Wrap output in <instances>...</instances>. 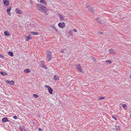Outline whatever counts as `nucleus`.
Listing matches in <instances>:
<instances>
[{
    "label": "nucleus",
    "instance_id": "nucleus-1",
    "mask_svg": "<svg viewBox=\"0 0 131 131\" xmlns=\"http://www.w3.org/2000/svg\"><path fill=\"white\" fill-rule=\"evenodd\" d=\"M41 12L43 13L46 15H47L49 13V11L48 10L46 7L41 5Z\"/></svg>",
    "mask_w": 131,
    "mask_h": 131
},
{
    "label": "nucleus",
    "instance_id": "nucleus-2",
    "mask_svg": "<svg viewBox=\"0 0 131 131\" xmlns=\"http://www.w3.org/2000/svg\"><path fill=\"white\" fill-rule=\"evenodd\" d=\"M46 53L47 58L48 59V61H50L52 58V54L51 52L49 51H47Z\"/></svg>",
    "mask_w": 131,
    "mask_h": 131
},
{
    "label": "nucleus",
    "instance_id": "nucleus-3",
    "mask_svg": "<svg viewBox=\"0 0 131 131\" xmlns=\"http://www.w3.org/2000/svg\"><path fill=\"white\" fill-rule=\"evenodd\" d=\"M45 88H47L50 94H52L53 89L50 86L48 85H45Z\"/></svg>",
    "mask_w": 131,
    "mask_h": 131
},
{
    "label": "nucleus",
    "instance_id": "nucleus-4",
    "mask_svg": "<svg viewBox=\"0 0 131 131\" xmlns=\"http://www.w3.org/2000/svg\"><path fill=\"white\" fill-rule=\"evenodd\" d=\"M76 68L78 70V71L80 72H82L83 70L82 69L81 66L79 64L75 65Z\"/></svg>",
    "mask_w": 131,
    "mask_h": 131
},
{
    "label": "nucleus",
    "instance_id": "nucleus-5",
    "mask_svg": "<svg viewBox=\"0 0 131 131\" xmlns=\"http://www.w3.org/2000/svg\"><path fill=\"white\" fill-rule=\"evenodd\" d=\"M58 26L60 28H62L65 27V24L64 22L60 23L59 24Z\"/></svg>",
    "mask_w": 131,
    "mask_h": 131
},
{
    "label": "nucleus",
    "instance_id": "nucleus-6",
    "mask_svg": "<svg viewBox=\"0 0 131 131\" xmlns=\"http://www.w3.org/2000/svg\"><path fill=\"white\" fill-rule=\"evenodd\" d=\"M96 19L97 20V22L99 23V24H101L103 26H104L105 25H104V24L103 23H102L101 20L99 18H96Z\"/></svg>",
    "mask_w": 131,
    "mask_h": 131
},
{
    "label": "nucleus",
    "instance_id": "nucleus-7",
    "mask_svg": "<svg viewBox=\"0 0 131 131\" xmlns=\"http://www.w3.org/2000/svg\"><path fill=\"white\" fill-rule=\"evenodd\" d=\"M3 1L4 4L5 5L7 6L9 5V2L8 0H3Z\"/></svg>",
    "mask_w": 131,
    "mask_h": 131
},
{
    "label": "nucleus",
    "instance_id": "nucleus-8",
    "mask_svg": "<svg viewBox=\"0 0 131 131\" xmlns=\"http://www.w3.org/2000/svg\"><path fill=\"white\" fill-rule=\"evenodd\" d=\"M6 82L9 83L10 84L13 85L15 84V82L14 81H9L8 80H6Z\"/></svg>",
    "mask_w": 131,
    "mask_h": 131
},
{
    "label": "nucleus",
    "instance_id": "nucleus-9",
    "mask_svg": "<svg viewBox=\"0 0 131 131\" xmlns=\"http://www.w3.org/2000/svg\"><path fill=\"white\" fill-rule=\"evenodd\" d=\"M36 7L38 10L41 11V5L40 4H37Z\"/></svg>",
    "mask_w": 131,
    "mask_h": 131
},
{
    "label": "nucleus",
    "instance_id": "nucleus-10",
    "mask_svg": "<svg viewBox=\"0 0 131 131\" xmlns=\"http://www.w3.org/2000/svg\"><path fill=\"white\" fill-rule=\"evenodd\" d=\"M15 11L16 13L18 14H21L22 13V12L18 8H16Z\"/></svg>",
    "mask_w": 131,
    "mask_h": 131
},
{
    "label": "nucleus",
    "instance_id": "nucleus-11",
    "mask_svg": "<svg viewBox=\"0 0 131 131\" xmlns=\"http://www.w3.org/2000/svg\"><path fill=\"white\" fill-rule=\"evenodd\" d=\"M2 121L3 122H8L9 121V120L6 117H5L3 118Z\"/></svg>",
    "mask_w": 131,
    "mask_h": 131
},
{
    "label": "nucleus",
    "instance_id": "nucleus-12",
    "mask_svg": "<svg viewBox=\"0 0 131 131\" xmlns=\"http://www.w3.org/2000/svg\"><path fill=\"white\" fill-rule=\"evenodd\" d=\"M58 77L56 75H54V76L53 80H59Z\"/></svg>",
    "mask_w": 131,
    "mask_h": 131
},
{
    "label": "nucleus",
    "instance_id": "nucleus-13",
    "mask_svg": "<svg viewBox=\"0 0 131 131\" xmlns=\"http://www.w3.org/2000/svg\"><path fill=\"white\" fill-rule=\"evenodd\" d=\"M108 51L109 52V53H111L113 54H115V53L114 50L113 49H111L109 50Z\"/></svg>",
    "mask_w": 131,
    "mask_h": 131
},
{
    "label": "nucleus",
    "instance_id": "nucleus-14",
    "mask_svg": "<svg viewBox=\"0 0 131 131\" xmlns=\"http://www.w3.org/2000/svg\"><path fill=\"white\" fill-rule=\"evenodd\" d=\"M4 34L6 36H9L10 35V34L9 32L8 31H5L4 32Z\"/></svg>",
    "mask_w": 131,
    "mask_h": 131
},
{
    "label": "nucleus",
    "instance_id": "nucleus-15",
    "mask_svg": "<svg viewBox=\"0 0 131 131\" xmlns=\"http://www.w3.org/2000/svg\"><path fill=\"white\" fill-rule=\"evenodd\" d=\"M59 15L60 17V20L62 21H63L65 19L64 18V17L63 16L60 14H59Z\"/></svg>",
    "mask_w": 131,
    "mask_h": 131
},
{
    "label": "nucleus",
    "instance_id": "nucleus-16",
    "mask_svg": "<svg viewBox=\"0 0 131 131\" xmlns=\"http://www.w3.org/2000/svg\"><path fill=\"white\" fill-rule=\"evenodd\" d=\"M41 68L45 70H47V67L46 66L42 63H41Z\"/></svg>",
    "mask_w": 131,
    "mask_h": 131
},
{
    "label": "nucleus",
    "instance_id": "nucleus-17",
    "mask_svg": "<svg viewBox=\"0 0 131 131\" xmlns=\"http://www.w3.org/2000/svg\"><path fill=\"white\" fill-rule=\"evenodd\" d=\"M8 54L11 57H12L13 56V53L11 51H9L8 52Z\"/></svg>",
    "mask_w": 131,
    "mask_h": 131
},
{
    "label": "nucleus",
    "instance_id": "nucleus-18",
    "mask_svg": "<svg viewBox=\"0 0 131 131\" xmlns=\"http://www.w3.org/2000/svg\"><path fill=\"white\" fill-rule=\"evenodd\" d=\"M24 72L26 73H28L29 72H30V70L29 69H25Z\"/></svg>",
    "mask_w": 131,
    "mask_h": 131
},
{
    "label": "nucleus",
    "instance_id": "nucleus-19",
    "mask_svg": "<svg viewBox=\"0 0 131 131\" xmlns=\"http://www.w3.org/2000/svg\"><path fill=\"white\" fill-rule=\"evenodd\" d=\"M41 3L45 5H47V3L45 0H41Z\"/></svg>",
    "mask_w": 131,
    "mask_h": 131
},
{
    "label": "nucleus",
    "instance_id": "nucleus-20",
    "mask_svg": "<svg viewBox=\"0 0 131 131\" xmlns=\"http://www.w3.org/2000/svg\"><path fill=\"white\" fill-rule=\"evenodd\" d=\"M0 74H1L2 75H6L7 74L4 72H3V71H1L0 72Z\"/></svg>",
    "mask_w": 131,
    "mask_h": 131
},
{
    "label": "nucleus",
    "instance_id": "nucleus-21",
    "mask_svg": "<svg viewBox=\"0 0 131 131\" xmlns=\"http://www.w3.org/2000/svg\"><path fill=\"white\" fill-rule=\"evenodd\" d=\"M26 37H27V38L26 39V41H28L29 40H30V39H31V38L30 37V35H29V36H26Z\"/></svg>",
    "mask_w": 131,
    "mask_h": 131
},
{
    "label": "nucleus",
    "instance_id": "nucleus-22",
    "mask_svg": "<svg viewBox=\"0 0 131 131\" xmlns=\"http://www.w3.org/2000/svg\"><path fill=\"white\" fill-rule=\"evenodd\" d=\"M38 34H39V33L37 32H31V35H38Z\"/></svg>",
    "mask_w": 131,
    "mask_h": 131
},
{
    "label": "nucleus",
    "instance_id": "nucleus-23",
    "mask_svg": "<svg viewBox=\"0 0 131 131\" xmlns=\"http://www.w3.org/2000/svg\"><path fill=\"white\" fill-rule=\"evenodd\" d=\"M90 10L93 13H94V9H93L91 7H90Z\"/></svg>",
    "mask_w": 131,
    "mask_h": 131
},
{
    "label": "nucleus",
    "instance_id": "nucleus-24",
    "mask_svg": "<svg viewBox=\"0 0 131 131\" xmlns=\"http://www.w3.org/2000/svg\"><path fill=\"white\" fill-rule=\"evenodd\" d=\"M91 59H92V60L94 62H95L96 61V60L94 58V57H91Z\"/></svg>",
    "mask_w": 131,
    "mask_h": 131
},
{
    "label": "nucleus",
    "instance_id": "nucleus-25",
    "mask_svg": "<svg viewBox=\"0 0 131 131\" xmlns=\"http://www.w3.org/2000/svg\"><path fill=\"white\" fill-rule=\"evenodd\" d=\"M104 97H103V96L99 98V100H102L104 99Z\"/></svg>",
    "mask_w": 131,
    "mask_h": 131
},
{
    "label": "nucleus",
    "instance_id": "nucleus-26",
    "mask_svg": "<svg viewBox=\"0 0 131 131\" xmlns=\"http://www.w3.org/2000/svg\"><path fill=\"white\" fill-rule=\"evenodd\" d=\"M105 62L108 64H110L112 63V61L111 60L106 61Z\"/></svg>",
    "mask_w": 131,
    "mask_h": 131
},
{
    "label": "nucleus",
    "instance_id": "nucleus-27",
    "mask_svg": "<svg viewBox=\"0 0 131 131\" xmlns=\"http://www.w3.org/2000/svg\"><path fill=\"white\" fill-rule=\"evenodd\" d=\"M11 9V8L10 7L8 8L7 10V12H10Z\"/></svg>",
    "mask_w": 131,
    "mask_h": 131
},
{
    "label": "nucleus",
    "instance_id": "nucleus-28",
    "mask_svg": "<svg viewBox=\"0 0 131 131\" xmlns=\"http://www.w3.org/2000/svg\"><path fill=\"white\" fill-rule=\"evenodd\" d=\"M33 96L35 98H37L38 97V95H37L36 94H33Z\"/></svg>",
    "mask_w": 131,
    "mask_h": 131
},
{
    "label": "nucleus",
    "instance_id": "nucleus-29",
    "mask_svg": "<svg viewBox=\"0 0 131 131\" xmlns=\"http://www.w3.org/2000/svg\"><path fill=\"white\" fill-rule=\"evenodd\" d=\"M122 107L124 108H125L126 107V106L125 104H124L123 105Z\"/></svg>",
    "mask_w": 131,
    "mask_h": 131
},
{
    "label": "nucleus",
    "instance_id": "nucleus-30",
    "mask_svg": "<svg viewBox=\"0 0 131 131\" xmlns=\"http://www.w3.org/2000/svg\"><path fill=\"white\" fill-rule=\"evenodd\" d=\"M68 34L70 36H71L72 35V32L71 31H70L68 32Z\"/></svg>",
    "mask_w": 131,
    "mask_h": 131
},
{
    "label": "nucleus",
    "instance_id": "nucleus-31",
    "mask_svg": "<svg viewBox=\"0 0 131 131\" xmlns=\"http://www.w3.org/2000/svg\"><path fill=\"white\" fill-rule=\"evenodd\" d=\"M0 57L3 59L4 58V57L3 55H2L1 53H0Z\"/></svg>",
    "mask_w": 131,
    "mask_h": 131
},
{
    "label": "nucleus",
    "instance_id": "nucleus-32",
    "mask_svg": "<svg viewBox=\"0 0 131 131\" xmlns=\"http://www.w3.org/2000/svg\"><path fill=\"white\" fill-rule=\"evenodd\" d=\"M86 7L87 8H88V9L90 10V7H90V6L89 5H86Z\"/></svg>",
    "mask_w": 131,
    "mask_h": 131
},
{
    "label": "nucleus",
    "instance_id": "nucleus-33",
    "mask_svg": "<svg viewBox=\"0 0 131 131\" xmlns=\"http://www.w3.org/2000/svg\"><path fill=\"white\" fill-rule=\"evenodd\" d=\"M13 118L15 119H17V117L15 115L13 116Z\"/></svg>",
    "mask_w": 131,
    "mask_h": 131
},
{
    "label": "nucleus",
    "instance_id": "nucleus-34",
    "mask_svg": "<svg viewBox=\"0 0 131 131\" xmlns=\"http://www.w3.org/2000/svg\"><path fill=\"white\" fill-rule=\"evenodd\" d=\"M97 34H98L102 35L103 34V33L102 32H97Z\"/></svg>",
    "mask_w": 131,
    "mask_h": 131
},
{
    "label": "nucleus",
    "instance_id": "nucleus-35",
    "mask_svg": "<svg viewBox=\"0 0 131 131\" xmlns=\"http://www.w3.org/2000/svg\"><path fill=\"white\" fill-rule=\"evenodd\" d=\"M53 27V29H54V30L55 31H57V29L55 28V27Z\"/></svg>",
    "mask_w": 131,
    "mask_h": 131
},
{
    "label": "nucleus",
    "instance_id": "nucleus-36",
    "mask_svg": "<svg viewBox=\"0 0 131 131\" xmlns=\"http://www.w3.org/2000/svg\"><path fill=\"white\" fill-rule=\"evenodd\" d=\"M73 31L75 32H76L77 31V30L75 29H73Z\"/></svg>",
    "mask_w": 131,
    "mask_h": 131
},
{
    "label": "nucleus",
    "instance_id": "nucleus-37",
    "mask_svg": "<svg viewBox=\"0 0 131 131\" xmlns=\"http://www.w3.org/2000/svg\"><path fill=\"white\" fill-rule=\"evenodd\" d=\"M7 13L10 16L11 15V14L10 13V12Z\"/></svg>",
    "mask_w": 131,
    "mask_h": 131
},
{
    "label": "nucleus",
    "instance_id": "nucleus-38",
    "mask_svg": "<svg viewBox=\"0 0 131 131\" xmlns=\"http://www.w3.org/2000/svg\"><path fill=\"white\" fill-rule=\"evenodd\" d=\"M112 117L114 118L116 121L117 120V119L114 116H112Z\"/></svg>",
    "mask_w": 131,
    "mask_h": 131
},
{
    "label": "nucleus",
    "instance_id": "nucleus-39",
    "mask_svg": "<svg viewBox=\"0 0 131 131\" xmlns=\"http://www.w3.org/2000/svg\"><path fill=\"white\" fill-rule=\"evenodd\" d=\"M39 131H41V128H39Z\"/></svg>",
    "mask_w": 131,
    "mask_h": 131
},
{
    "label": "nucleus",
    "instance_id": "nucleus-40",
    "mask_svg": "<svg viewBox=\"0 0 131 131\" xmlns=\"http://www.w3.org/2000/svg\"><path fill=\"white\" fill-rule=\"evenodd\" d=\"M60 52L61 53H63L64 52V51L63 50H61L60 51Z\"/></svg>",
    "mask_w": 131,
    "mask_h": 131
},
{
    "label": "nucleus",
    "instance_id": "nucleus-41",
    "mask_svg": "<svg viewBox=\"0 0 131 131\" xmlns=\"http://www.w3.org/2000/svg\"><path fill=\"white\" fill-rule=\"evenodd\" d=\"M37 0L39 2H40V3H41V0H40V1H39V0Z\"/></svg>",
    "mask_w": 131,
    "mask_h": 131
},
{
    "label": "nucleus",
    "instance_id": "nucleus-42",
    "mask_svg": "<svg viewBox=\"0 0 131 131\" xmlns=\"http://www.w3.org/2000/svg\"><path fill=\"white\" fill-rule=\"evenodd\" d=\"M38 117H39H39H40V115H38Z\"/></svg>",
    "mask_w": 131,
    "mask_h": 131
},
{
    "label": "nucleus",
    "instance_id": "nucleus-43",
    "mask_svg": "<svg viewBox=\"0 0 131 131\" xmlns=\"http://www.w3.org/2000/svg\"><path fill=\"white\" fill-rule=\"evenodd\" d=\"M130 78L131 79V75L130 76Z\"/></svg>",
    "mask_w": 131,
    "mask_h": 131
},
{
    "label": "nucleus",
    "instance_id": "nucleus-44",
    "mask_svg": "<svg viewBox=\"0 0 131 131\" xmlns=\"http://www.w3.org/2000/svg\"><path fill=\"white\" fill-rule=\"evenodd\" d=\"M130 117H131V115H130Z\"/></svg>",
    "mask_w": 131,
    "mask_h": 131
}]
</instances>
